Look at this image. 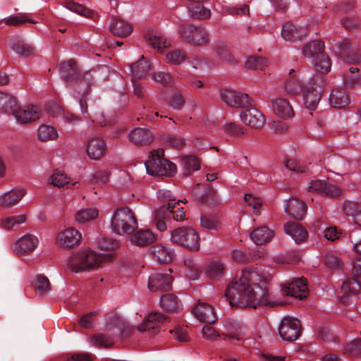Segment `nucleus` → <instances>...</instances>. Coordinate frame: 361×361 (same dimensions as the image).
Instances as JSON below:
<instances>
[{
	"instance_id": "17",
	"label": "nucleus",
	"mask_w": 361,
	"mask_h": 361,
	"mask_svg": "<svg viewBox=\"0 0 361 361\" xmlns=\"http://www.w3.org/2000/svg\"><path fill=\"white\" fill-rule=\"evenodd\" d=\"M12 115L17 122L27 123L38 119L39 118V111L35 106H25L21 108L17 103V106L14 109Z\"/></svg>"
},
{
	"instance_id": "55",
	"label": "nucleus",
	"mask_w": 361,
	"mask_h": 361,
	"mask_svg": "<svg viewBox=\"0 0 361 361\" xmlns=\"http://www.w3.org/2000/svg\"><path fill=\"white\" fill-rule=\"evenodd\" d=\"M60 69L63 73V77L66 78L67 83L71 82V73L75 72V64L73 61L63 62L60 64Z\"/></svg>"
},
{
	"instance_id": "33",
	"label": "nucleus",
	"mask_w": 361,
	"mask_h": 361,
	"mask_svg": "<svg viewBox=\"0 0 361 361\" xmlns=\"http://www.w3.org/2000/svg\"><path fill=\"white\" fill-rule=\"evenodd\" d=\"M324 44L321 41H314L305 46L303 54L305 56L312 59L318 58L324 54Z\"/></svg>"
},
{
	"instance_id": "45",
	"label": "nucleus",
	"mask_w": 361,
	"mask_h": 361,
	"mask_svg": "<svg viewBox=\"0 0 361 361\" xmlns=\"http://www.w3.org/2000/svg\"><path fill=\"white\" fill-rule=\"evenodd\" d=\"M171 214L176 221H182L184 219L185 214L183 208L179 207L178 202L168 203V207L166 211H164V214H159L160 217H166Z\"/></svg>"
},
{
	"instance_id": "42",
	"label": "nucleus",
	"mask_w": 361,
	"mask_h": 361,
	"mask_svg": "<svg viewBox=\"0 0 361 361\" xmlns=\"http://www.w3.org/2000/svg\"><path fill=\"white\" fill-rule=\"evenodd\" d=\"M226 333L223 334L225 336L235 339L240 340L243 338V328L238 324H233L231 321L225 322L224 324Z\"/></svg>"
},
{
	"instance_id": "57",
	"label": "nucleus",
	"mask_w": 361,
	"mask_h": 361,
	"mask_svg": "<svg viewBox=\"0 0 361 361\" xmlns=\"http://www.w3.org/2000/svg\"><path fill=\"white\" fill-rule=\"evenodd\" d=\"M170 333L173 334L176 340L180 342H186L189 340L186 326H177L170 330Z\"/></svg>"
},
{
	"instance_id": "25",
	"label": "nucleus",
	"mask_w": 361,
	"mask_h": 361,
	"mask_svg": "<svg viewBox=\"0 0 361 361\" xmlns=\"http://www.w3.org/2000/svg\"><path fill=\"white\" fill-rule=\"evenodd\" d=\"M285 233L290 235L296 243H302L307 240V232L300 226L295 223H287L284 225Z\"/></svg>"
},
{
	"instance_id": "21",
	"label": "nucleus",
	"mask_w": 361,
	"mask_h": 361,
	"mask_svg": "<svg viewBox=\"0 0 361 361\" xmlns=\"http://www.w3.org/2000/svg\"><path fill=\"white\" fill-rule=\"evenodd\" d=\"M240 118L244 124L252 128H260L264 125V115L257 109L251 108L243 111Z\"/></svg>"
},
{
	"instance_id": "26",
	"label": "nucleus",
	"mask_w": 361,
	"mask_h": 361,
	"mask_svg": "<svg viewBox=\"0 0 361 361\" xmlns=\"http://www.w3.org/2000/svg\"><path fill=\"white\" fill-rule=\"evenodd\" d=\"M7 43L9 47L19 55L26 56L34 51V48L30 44L16 37H9Z\"/></svg>"
},
{
	"instance_id": "36",
	"label": "nucleus",
	"mask_w": 361,
	"mask_h": 361,
	"mask_svg": "<svg viewBox=\"0 0 361 361\" xmlns=\"http://www.w3.org/2000/svg\"><path fill=\"white\" fill-rule=\"evenodd\" d=\"M70 183V178L63 171H54L47 178V184L56 188H64Z\"/></svg>"
},
{
	"instance_id": "54",
	"label": "nucleus",
	"mask_w": 361,
	"mask_h": 361,
	"mask_svg": "<svg viewBox=\"0 0 361 361\" xmlns=\"http://www.w3.org/2000/svg\"><path fill=\"white\" fill-rule=\"evenodd\" d=\"M166 59L169 63L178 65L185 61V54L181 50H173L166 55Z\"/></svg>"
},
{
	"instance_id": "22",
	"label": "nucleus",
	"mask_w": 361,
	"mask_h": 361,
	"mask_svg": "<svg viewBox=\"0 0 361 361\" xmlns=\"http://www.w3.org/2000/svg\"><path fill=\"white\" fill-rule=\"evenodd\" d=\"M293 69L288 72L289 78L284 82L283 89L285 93L288 96H296L303 92L305 86L298 75L293 74Z\"/></svg>"
},
{
	"instance_id": "10",
	"label": "nucleus",
	"mask_w": 361,
	"mask_h": 361,
	"mask_svg": "<svg viewBox=\"0 0 361 361\" xmlns=\"http://www.w3.org/2000/svg\"><path fill=\"white\" fill-rule=\"evenodd\" d=\"M279 334L282 340L293 342L299 338L301 334L300 321L293 317H284L279 327Z\"/></svg>"
},
{
	"instance_id": "7",
	"label": "nucleus",
	"mask_w": 361,
	"mask_h": 361,
	"mask_svg": "<svg viewBox=\"0 0 361 361\" xmlns=\"http://www.w3.org/2000/svg\"><path fill=\"white\" fill-rule=\"evenodd\" d=\"M323 89L324 80L320 76L314 78L305 85L302 97L307 108L314 109L317 106Z\"/></svg>"
},
{
	"instance_id": "24",
	"label": "nucleus",
	"mask_w": 361,
	"mask_h": 361,
	"mask_svg": "<svg viewBox=\"0 0 361 361\" xmlns=\"http://www.w3.org/2000/svg\"><path fill=\"white\" fill-rule=\"evenodd\" d=\"M305 27L292 23L284 24L281 30V36L286 41L295 42L305 37Z\"/></svg>"
},
{
	"instance_id": "58",
	"label": "nucleus",
	"mask_w": 361,
	"mask_h": 361,
	"mask_svg": "<svg viewBox=\"0 0 361 361\" xmlns=\"http://www.w3.org/2000/svg\"><path fill=\"white\" fill-rule=\"evenodd\" d=\"M215 52L216 56L224 60H228L230 58V51L226 44L224 43H219L215 45Z\"/></svg>"
},
{
	"instance_id": "16",
	"label": "nucleus",
	"mask_w": 361,
	"mask_h": 361,
	"mask_svg": "<svg viewBox=\"0 0 361 361\" xmlns=\"http://www.w3.org/2000/svg\"><path fill=\"white\" fill-rule=\"evenodd\" d=\"M221 97L230 106H243L251 104V99L247 94L231 90L222 91Z\"/></svg>"
},
{
	"instance_id": "30",
	"label": "nucleus",
	"mask_w": 361,
	"mask_h": 361,
	"mask_svg": "<svg viewBox=\"0 0 361 361\" xmlns=\"http://www.w3.org/2000/svg\"><path fill=\"white\" fill-rule=\"evenodd\" d=\"M343 212L351 216L355 223L361 226V204L353 201H345L343 206Z\"/></svg>"
},
{
	"instance_id": "48",
	"label": "nucleus",
	"mask_w": 361,
	"mask_h": 361,
	"mask_svg": "<svg viewBox=\"0 0 361 361\" xmlns=\"http://www.w3.org/2000/svg\"><path fill=\"white\" fill-rule=\"evenodd\" d=\"M200 225L202 228L208 230L218 231L222 226V221L217 216H202L200 218Z\"/></svg>"
},
{
	"instance_id": "3",
	"label": "nucleus",
	"mask_w": 361,
	"mask_h": 361,
	"mask_svg": "<svg viewBox=\"0 0 361 361\" xmlns=\"http://www.w3.org/2000/svg\"><path fill=\"white\" fill-rule=\"evenodd\" d=\"M137 226L135 214L128 208L116 209L111 214L110 228L118 235L130 234Z\"/></svg>"
},
{
	"instance_id": "5",
	"label": "nucleus",
	"mask_w": 361,
	"mask_h": 361,
	"mask_svg": "<svg viewBox=\"0 0 361 361\" xmlns=\"http://www.w3.org/2000/svg\"><path fill=\"white\" fill-rule=\"evenodd\" d=\"M179 38L193 47H202L209 44V35L203 25L183 24L179 27Z\"/></svg>"
},
{
	"instance_id": "41",
	"label": "nucleus",
	"mask_w": 361,
	"mask_h": 361,
	"mask_svg": "<svg viewBox=\"0 0 361 361\" xmlns=\"http://www.w3.org/2000/svg\"><path fill=\"white\" fill-rule=\"evenodd\" d=\"M341 54L349 63H357L361 61V56L357 48L348 42H345L341 47Z\"/></svg>"
},
{
	"instance_id": "56",
	"label": "nucleus",
	"mask_w": 361,
	"mask_h": 361,
	"mask_svg": "<svg viewBox=\"0 0 361 361\" xmlns=\"http://www.w3.org/2000/svg\"><path fill=\"white\" fill-rule=\"evenodd\" d=\"M118 246V242L111 238H102L98 242V247L104 251H111Z\"/></svg>"
},
{
	"instance_id": "59",
	"label": "nucleus",
	"mask_w": 361,
	"mask_h": 361,
	"mask_svg": "<svg viewBox=\"0 0 361 361\" xmlns=\"http://www.w3.org/2000/svg\"><path fill=\"white\" fill-rule=\"evenodd\" d=\"M244 200L247 205L252 209L253 212L257 214L262 206V202L260 200L256 198L255 197H252L250 194H245Z\"/></svg>"
},
{
	"instance_id": "34",
	"label": "nucleus",
	"mask_w": 361,
	"mask_h": 361,
	"mask_svg": "<svg viewBox=\"0 0 361 361\" xmlns=\"http://www.w3.org/2000/svg\"><path fill=\"white\" fill-rule=\"evenodd\" d=\"M150 70L149 62L142 56L137 62L130 66V72L135 78H141Z\"/></svg>"
},
{
	"instance_id": "12",
	"label": "nucleus",
	"mask_w": 361,
	"mask_h": 361,
	"mask_svg": "<svg viewBox=\"0 0 361 361\" xmlns=\"http://www.w3.org/2000/svg\"><path fill=\"white\" fill-rule=\"evenodd\" d=\"M166 320V317L155 311H152L146 316L142 323L137 326V330L141 332H148L150 336L159 333L161 324Z\"/></svg>"
},
{
	"instance_id": "40",
	"label": "nucleus",
	"mask_w": 361,
	"mask_h": 361,
	"mask_svg": "<svg viewBox=\"0 0 361 361\" xmlns=\"http://www.w3.org/2000/svg\"><path fill=\"white\" fill-rule=\"evenodd\" d=\"M329 101L332 106L341 108L349 103V97L344 90L337 89L331 92Z\"/></svg>"
},
{
	"instance_id": "39",
	"label": "nucleus",
	"mask_w": 361,
	"mask_h": 361,
	"mask_svg": "<svg viewBox=\"0 0 361 361\" xmlns=\"http://www.w3.org/2000/svg\"><path fill=\"white\" fill-rule=\"evenodd\" d=\"M343 83L351 87L361 85V73L357 68L351 67L343 76Z\"/></svg>"
},
{
	"instance_id": "31",
	"label": "nucleus",
	"mask_w": 361,
	"mask_h": 361,
	"mask_svg": "<svg viewBox=\"0 0 361 361\" xmlns=\"http://www.w3.org/2000/svg\"><path fill=\"white\" fill-rule=\"evenodd\" d=\"M129 139L134 142L146 145L152 140V134L149 129L135 128L129 133Z\"/></svg>"
},
{
	"instance_id": "44",
	"label": "nucleus",
	"mask_w": 361,
	"mask_h": 361,
	"mask_svg": "<svg viewBox=\"0 0 361 361\" xmlns=\"http://www.w3.org/2000/svg\"><path fill=\"white\" fill-rule=\"evenodd\" d=\"M6 23L9 25H18L20 24L30 23L35 24L37 21L32 20L31 14L27 13H20L16 16H10L5 18Z\"/></svg>"
},
{
	"instance_id": "62",
	"label": "nucleus",
	"mask_w": 361,
	"mask_h": 361,
	"mask_svg": "<svg viewBox=\"0 0 361 361\" xmlns=\"http://www.w3.org/2000/svg\"><path fill=\"white\" fill-rule=\"evenodd\" d=\"M202 336L211 341H214L219 336L218 332L211 326L205 325L202 329Z\"/></svg>"
},
{
	"instance_id": "51",
	"label": "nucleus",
	"mask_w": 361,
	"mask_h": 361,
	"mask_svg": "<svg viewBox=\"0 0 361 361\" xmlns=\"http://www.w3.org/2000/svg\"><path fill=\"white\" fill-rule=\"evenodd\" d=\"M66 8L71 12L78 13V15L91 18L93 16V11L85 8L82 5L75 3L74 1H67L66 3Z\"/></svg>"
},
{
	"instance_id": "60",
	"label": "nucleus",
	"mask_w": 361,
	"mask_h": 361,
	"mask_svg": "<svg viewBox=\"0 0 361 361\" xmlns=\"http://www.w3.org/2000/svg\"><path fill=\"white\" fill-rule=\"evenodd\" d=\"M244 200L247 205L252 209L253 212L257 214L262 206V202L260 200L256 198L255 197H252L250 194H245Z\"/></svg>"
},
{
	"instance_id": "20",
	"label": "nucleus",
	"mask_w": 361,
	"mask_h": 361,
	"mask_svg": "<svg viewBox=\"0 0 361 361\" xmlns=\"http://www.w3.org/2000/svg\"><path fill=\"white\" fill-rule=\"evenodd\" d=\"M193 313L200 322L212 323L218 319L214 307L204 302H199L194 307Z\"/></svg>"
},
{
	"instance_id": "35",
	"label": "nucleus",
	"mask_w": 361,
	"mask_h": 361,
	"mask_svg": "<svg viewBox=\"0 0 361 361\" xmlns=\"http://www.w3.org/2000/svg\"><path fill=\"white\" fill-rule=\"evenodd\" d=\"M161 307L166 311H178L182 309L180 301L173 295H164L159 300Z\"/></svg>"
},
{
	"instance_id": "23",
	"label": "nucleus",
	"mask_w": 361,
	"mask_h": 361,
	"mask_svg": "<svg viewBox=\"0 0 361 361\" xmlns=\"http://www.w3.org/2000/svg\"><path fill=\"white\" fill-rule=\"evenodd\" d=\"M25 195V190L22 188H15L10 191L0 195V206L12 207L18 204Z\"/></svg>"
},
{
	"instance_id": "64",
	"label": "nucleus",
	"mask_w": 361,
	"mask_h": 361,
	"mask_svg": "<svg viewBox=\"0 0 361 361\" xmlns=\"http://www.w3.org/2000/svg\"><path fill=\"white\" fill-rule=\"evenodd\" d=\"M347 350L353 355L361 354V339H355L350 342L347 348Z\"/></svg>"
},
{
	"instance_id": "19",
	"label": "nucleus",
	"mask_w": 361,
	"mask_h": 361,
	"mask_svg": "<svg viewBox=\"0 0 361 361\" xmlns=\"http://www.w3.org/2000/svg\"><path fill=\"white\" fill-rule=\"evenodd\" d=\"M284 210L290 217L302 220L306 214V205L303 201L292 197L285 201Z\"/></svg>"
},
{
	"instance_id": "32",
	"label": "nucleus",
	"mask_w": 361,
	"mask_h": 361,
	"mask_svg": "<svg viewBox=\"0 0 361 361\" xmlns=\"http://www.w3.org/2000/svg\"><path fill=\"white\" fill-rule=\"evenodd\" d=\"M37 138L42 142L55 140L59 137V133L55 127L51 125H41L37 132Z\"/></svg>"
},
{
	"instance_id": "27",
	"label": "nucleus",
	"mask_w": 361,
	"mask_h": 361,
	"mask_svg": "<svg viewBox=\"0 0 361 361\" xmlns=\"http://www.w3.org/2000/svg\"><path fill=\"white\" fill-rule=\"evenodd\" d=\"M250 237L256 245H263L271 240L274 232L267 226H262L252 231Z\"/></svg>"
},
{
	"instance_id": "18",
	"label": "nucleus",
	"mask_w": 361,
	"mask_h": 361,
	"mask_svg": "<svg viewBox=\"0 0 361 361\" xmlns=\"http://www.w3.org/2000/svg\"><path fill=\"white\" fill-rule=\"evenodd\" d=\"M273 113L283 119H289L294 116L293 108L290 102L283 97H276L271 101Z\"/></svg>"
},
{
	"instance_id": "8",
	"label": "nucleus",
	"mask_w": 361,
	"mask_h": 361,
	"mask_svg": "<svg viewBox=\"0 0 361 361\" xmlns=\"http://www.w3.org/2000/svg\"><path fill=\"white\" fill-rule=\"evenodd\" d=\"M82 240L80 231L72 226L59 231L55 237V243L59 247L70 250L78 246Z\"/></svg>"
},
{
	"instance_id": "11",
	"label": "nucleus",
	"mask_w": 361,
	"mask_h": 361,
	"mask_svg": "<svg viewBox=\"0 0 361 361\" xmlns=\"http://www.w3.org/2000/svg\"><path fill=\"white\" fill-rule=\"evenodd\" d=\"M85 152L90 159L99 160L106 152V144L104 138L98 135L90 136L85 145Z\"/></svg>"
},
{
	"instance_id": "15",
	"label": "nucleus",
	"mask_w": 361,
	"mask_h": 361,
	"mask_svg": "<svg viewBox=\"0 0 361 361\" xmlns=\"http://www.w3.org/2000/svg\"><path fill=\"white\" fill-rule=\"evenodd\" d=\"M148 252L152 259L160 264L169 263L175 257L174 250L161 244L151 247Z\"/></svg>"
},
{
	"instance_id": "61",
	"label": "nucleus",
	"mask_w": 361,
	"mask_h": 361,
	"mask_svg": "<svg viewBox=\"0 0 361 361\" xmlns=\"http://www.w3.org/2000/svg\"><path fill=\"white\" fill-rule=\"evenodd\" d=\"M326 181L314 180L310 183L308 190L311 192H317L323 195Z\"/></svg>"
},
{
	"instance_id": "2",
	"label": "nucleus",
	"mask_w": 361,
	"mask_h": 361,
	"mask_svg": "<svg viewBox=\"0 0 361 361\" xmlns=\"http://www.w3.org/2000/svg\"><path fill=\"white\" fill-rule=\"evenodd\" d=\"M114 257L112 253L102 254L90 247L80 248L68 258L66 268L75 274L94 271Z\"/></svg>"
},
{
	"instance_id": "37",
	"label": "nucleus",
	"mask_w": 361,
	"mask_h": 361,
	"mask_svg": "<svg viewBox=\"0 0 361 361\" xmlns=\"http://www.w3.org/2000/svg\"><path fill=\"white\" fill-rule=\"evenodd\" d=\"M145 39L150 46L157 50H161L169 46L164 38L153 31H147L145 34Z\"/></svg>"
},
{
	"instance_id": "53",
	"label": "nucleus",
	"mask_w": 361,
	"mask_h": 361,
	"mask_svg": "<svg viewBox=\"0 0 361 361\" xmlns=\"http://www.w3.org/2000/svg\"><path fill=\"white\" fill-rule=\"evenodd\" d=\"M181 164L188 172L197 171L200 168V162L195 156H186L181 160Z\"/></svg>"
},
{
	"instance_id": "13",
	"label": "nucleus",
	"mask_w": 361,
	"mask_h": 361,
	"mask_svg": "<svg viewBox=\"0 0 361 361\" xmlns=\"http://www.w3.org/2000/svg\"><path fill=\"white\" fill-rule=\"evenodd\" d=\"M172 270L169 269L167 273L156 272L152 274L148 279V287L151 291H167L171 288L173 277Z\"/></svg>"
},
{
	"instance_id": "63",
	"label": "nucleus",
	"mask_w": 361,
	"mask_h": 361,
	"mask_svg": "<svg viewBox=\"0 0 361 361\" xmlns=\"http://www.w3.org/2000/svg\"><path fill=\"white\" fill-rule=\"evenodd\" d=\"M341 190L335 185L326 182L323 195L329 197H339L341 195Z\"/></svg>"
},
{
	"instance_id": "14",
	"label": "nucleus",
	"mask_w": 361,
	"mask_h": 361,
	"mask_svg": "<svg viewBox=\"0 0 361 361\" xmlns=\"http://www.w3.org/2000/svg\"><path fill=\"white\" fill-rule=\"evenodd\" d=\"M307 290L306 279L304 278H295L292 279L287 286L283 287L280 292L283 295L302 299L306 297Z\"/></svg>"
},
{
	"instance_id": "28",
	"label": "nucleus",
	"mask_w": 361,
	"mask_h": 361,
	"mask_svg": "<svg viewBox=\"0 0 361 361\" xmlns=\"http://www.w3.org/2000/svg\"><path fill=\"white\" fill-rule=\"evenodd\" d=\"M156 239L155 233L149 229L138 231L130 238L133 243L140 246H146L153 243Z\"/></svg>"
},
{
	"instance_id": "6",
	"label": "nucleus",
	"mask_w": 361,
	"mask_h": 361,
	"mask_svg": "<svg viewBox=\"0 0 361 361\" xmlns=\"http://www.w3.org/2000/svg\"><path fill=\"white\" fill-rule=\"evenodd\" d=\"M171 242L190 250L196 251L200 248L201 239L200 235L194 228L180 227L171 231Z\"/></svg>"
},
{
	"instance_id": "29",
	"label": "nucleus",
	"mask_w": 361,
	"mask_h": 361,
	"mask_svg": "<svg viewBox=\"0 0 361 361\" xmlns=\"http://www.w3.org/2000/svg\"><path fill=\"white\" fill-rule=\"evenodd\" d=\"M110 30L117 37H126L132 32L133 27L129 23L122 19L116 18L110 25Z\"/></svg>"
},
{
	"instance_id": "47",
	"label": "nucleus",
	"mask_w": 361,
	"mask_h": 361,
	"mask_svg": "<svg viewBox=\"0 0 361 361\" xmlns=\"http://www.w3.org/2000/svg\"><path fill=\"white\" fill-rule=\"evenodd\" d=\"M17 100L12 95L4 94L0 104V111L8 114H12L14 109L17 106Z\"/></svg>"
},
{
	"instance_id": "1",
	"label": "nucleus",
	"mask_w": 361,
	"mask_h": 361,
	"mask_svg": "<svg viewBox=\"0 0 361 361\" xmlns=\"http://www.w3.org/2000/svg\"><path fill=\"white\" fill-rule=\"evenodd\" d=\"M270 280V274L264 269L247 268L228 286L226 296L231 305L243 307L283 305L284 302L269 291Z\"/></svg>"
},
{
	"instance_id": "4",
	"label": "nucleus",
	"mask_w": 361,
	"mask_h": 361,
	"mask_svg": "<svg viewBox=\"0 0 361 361\" xmlns=\"http://www.w3.org/2000/svg\"><path fill=\"white\" fill-rule=\"evenodd\" d=\"M164 150L158 149L150 152L149 159L145 163L147 173L153 176H173L176 173V166L164 159Z\"/></svg>"
},
{
	"instance_id": "46",
	"label": "nucleus",
	"mask_w": 361,
	"mask_h": 361,
	"mask_svg": "<svg viewBox=\"0 0 361 361\" xmlns=\"http://www.w3.org/2000/svg\"><path fill=\"white\" fill-rule=\"evenodd\" d=\"M317 71L322 74L327 73L331 69V60L327 55L322 54L312 61Z\"/></svg>"
},
{
	"instance_id": "50",
	"label": "nucleus",
	"mask_w": 361,
	"mask_h": 361,
	"mask_svg": "<svg viewBox=\"0 0 361 361\" xmlns=\"http://www.w3.org/2000/svg\"><path fill=\"white\" fill-rule=\"evenodd\" d=\"M35 287L39 295L48 294L51 290V285L49 279L44 275H37L35 280Z\"/></svg>"
},
{
	"instance_id": "9",
	"label": "nucleus",
	"mask_w": 361,
	"mask_h": 361,
	"mask_svg": "<svg viewBox=\"0 0 361 361\" xmlns=\"http://www.w3.org/2000/svg\"><path fill=\"white\" fill-rule=\"evenodd\" d=\"M39 245V238L31 233H26L18 238L11 245L12 252L19 257L32 255Z\"/></svg>"
},
{
	"instance_id": "38",
	"label": "nucleus",
	"mask_w": 361,
	"mask_h": 361,
	"mask_svg": "<svg viewBox=\"0 0 361 361\" xmlns=\"http://www.w3.org/2000/svg\"><path fill=\"white\" fill-rule=\"evenodd\" d=\"M98 216L99 210L97 208H82L77 212L75 220L78 224H85L97 219Z\"/></svg>"
},
{
	"instance_id": "49",
	"label": "nucleus",
	"mask_w": 361,
	"mask_h": 361,
	"mask_svg": "<svg viewBox=\"0 0 361 361\" xmlns=\"http://www.w3.org/2000/svg\"><path fill=\"white\" fill-rule=\"evenodd\" d=\"M26 218L24 214H18L16 216H8L1 219V226L5 229H11L16 225L25 223Z\"/></svg>"
},
{
	"instance_id": "52",
	"label": "nucleus",
	"mask_w": 361,
	"mask_h": 361,
	"mask_svg": "<svg viewBox=\"0 0 361 361\" xmlns=\"http://www.w3.org/2000/svg\"><path fill=\"white\" fill-rule=\"evenodd\" d=\"M267 62L265 59L260 56L248 57L245 63V68L248 69L262 70L267 66Z\"/></svg>"
},
{
	"instance_id": "43",
	"label": "nucleus",
	"mask_w": 361,
	"mask_h": 361,
	"mask_svg": "<svg viewBox=\"0 0 361 361\" xmlns=\"http://www.w3.org/2000/svg\"><path fill=\"white\" fill-rule=\"evenodd\" d=\"M361 286V282L356 278L348 279L341 286V290L343 293V300L345 298H348L350 294L358 293Z\"/></svg>"
}]
</instances>
